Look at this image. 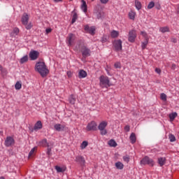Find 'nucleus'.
Segmentation results:
<instances>
[{"mask_svg": "<svg viewBox=\"0 0 179 179\" xmlns=\"http://www.w3.org/2000/svg\"><path fill=\"white\" fill-rule=\"evenodd\" d=\"M35 71L38 72L42 78H45L47 74L50 73L45 63L44 62H38L35 65Z\"/></svg>", "mask_w": 179, "mask_h": 179, "instance_id": "obj_1", "label": "nucleus"}, {"mask_svg": "<svg viewBox=\"0 0 179 179\" xmlns=\"http://www.w3.org/2000/svg\"><path fill=\"white\" fill-rule=\"evenodd\" d=\"M99 82H100L99 85L101 87H102L103 89H104V87L107 89L110 87V86H111V83H110V79L107 76H101L99 78Z\"/></svg>", "mask_w": 179, "mask_h": 179, "instance_id": "obj_2", "label": "nucleus"}, {"mask_svg": "<svg viewBox=\"0 0 179 179\" xmlns=\"http://www.w3.org/2000/svg\"><path fill=\"white\" fill-rule=\"evenodd\" d=\"M21 22L24 26H25V28L27 30H30L31 27H33L31 25V22H29V15L27 13H24L21 18Z\"/></svg>", "mask_w": 179, "mask_h": 179, "instance_id": "obj_3", "label": "nucleus"}, {"mask_svg": "<svg viewBox=\"0 0 179 179\" xmlns=\"http://www.w3.org/2000/svg\"><path fill=\"white\" fill-rule=\"evenodd\" d=\"M107 125H108V122L106 121H102L101 123H99L98 126V129L100 131L101 135H107Z\"/></svg>", "mask_w": 179, "mask_h": 179, "instance_id": "obj_4", "label": "nucleus"}, {"mask_svg": "<svg viewBox=\"0 0 179 179\" xmlns=\"http://www.w3.org/2000/svg\"><path fill=\"white\" fill-rule=\"evenodd\" d=\"M76 36L73 34H69L66 38V43L69 47H72L75 44Z\"/></svg>", "mask_w": 179, "mask_h": 179, "instance_id": "obj_5", "label": "nucleus"}, {"mask_svg": "<svg viewBox=\"0 0 179 179\" xmlns=\"http://www.w3.org/2000/svg\"><path fill=\"white\" fill-rule=\"evenodd\" d=\"M141 164L146 165L148 164V166H150L151 167H153L155 166V162L153 159L149 158L148 157H145L141 161Z\"/></svg>", "mask_w": 179, "mask_h": 179, "instance_id": "obj_6", "label": "nucleus"}, {"mask_svg": "<svg viewBox=\"0 0 179 179\" xmlns=\"http://www.w3.org/2000/svg\"><path fill=\"white\" fill-rule=\"evenodd\" d=\"M81 52L84 58L90 57V54L92 53L90 49L87 48V47L85 45L81 46Z\"/></svg>", "mask_w": 179, "mask_h": 179, "instance_id": "obj_7", "label": "nucleus"}, {"mask_svg": "<svg viewBox=\"0 0 179 179\" xmlns=\"http://www.w3.org/2000/svg\"><path fill=\"white\" fill-rule=\"evenodd\" d=\"M136 38V31L135 29H132L129 32L128 41L130 43H135Z\"/></svg>", "mask_w": 179, "mask_h": 179, "instance_id": "obj_8", "label": "nucleus"}, {"mask_svg": "<svg viewBox=\"0 0 179 179\" xmlns=\"http://www.w3.org/2000/svg\"><path fill=\"white\" fill-rule=\"evenodd\" d=\"M113 47L115 51H121L122 50V41L120 39L115 41L113 42Z\"/></svg>", "mask_w": 179, "mask_h": 179, "instance_id": "obj_9", "label": "nucleus"}, {"mask_svg": "<svg viewBox=\"0 0 179 179\" xmlns=\"http://www.w3.org/2000/svg\"><path fill=\"white\" fill-rule=\"evenodd\" d=\"M29 55L31 61H36V59L40 57V52L37 50H31Z\"/></svg>", "mask_w": 179, "mask_h": 179, "instance_id": "obj_10", "label": "nucleus"}, {"mask_svg": "<svg viewBox=\"0 0 179 179\" xmlns=\"http://www.w3.org/2000/svg\"><path fill=\"white\" fill-rule=\"evenodd\" d=\"M87 131H96L97 129V124L96 122L92 121L87 125Z\"/></svg>", "mask_w": 179, "mask_h": 179, "instance_id": "obj_11", "label": "nucleus"}, {"mask_svg": "<svg viewBox=\"0 0 179 179\" xmlns=\"http://www.w3.org/2000/svg\"><path fill=\"white\" fill-rule=\"evenodd\" d=\"M75 161L76 163H78L82 167L85 166L86 164V161L85 160V157L83 156L78 155L76 157Z\"/></svg>", "mask_w": 179, "mask_h": 179, "instance_id": "obj_12", "label": "nucleus"}, {"mask_svg": "<svg viewBox=\"0 0 179 179\" xmlns=\"http://www.w3.org/2000/svg\"><path fill=\"white\" fill-rule=\"evenodd\" d=\"M14 144H15V139H13V137H10V136L6 137L4 143L5 146H7V148H9V146H12V145H14Z\"/></svg>", "mask_w": 179, "mask_h": 179, "instance_id": "obj_13", "label": "nucleus"}, {"mask_svg": "<svg viewBox=\"0 0 179 179\" xmlns=\"http://www.w3.org/2000/svg\"><path fill=\"white\" fill-rule=\"evenodd\" d=\"M85 31H88L90 34H92V36H94V31H96V28L94 27H89V25H86L85 27Z\"/></svg>", "mask_w": 179, "mask_h": 179, "instance_id": "obj_14", "label": "nucleus"}, {"mask_svg": "<svg viewBox=\"0 0 179 179\" xmlns=\"http://www.w3.org/2000/svg\"><path fill=\"white\" fill-rule=\"evenodd\" d=\"M54 128L58 132H61L65 129V125L61 124H56L54 125Z\"/></svg>", "mask_w": 179, "mask_h": 179, "instance_id": "obj_15", "label": "nucleus"}, {"mask_svg": "<svg viewBox=\"0 0 179 179\" xmlns=\"http://www.w3.org/2000/svg\"><path fill=\"white\" fill-rule=\"evenodd\" d=\"M55 169L56 171H57V173H65V171H66V166H65L62 167L59 166H56Z\"/></svg>", "mask_w": 179, "mask_h": 179, "instance_id": "obj_16", "label": "nucleus"}, {"mask_svg": "<svg viewBox=\"0 0 179 179\" xmlns=\"http://www.w3.org/2000/svg\"><path fill=\"white\" fill-rule=\"evenodd\" d=\"M38 146H43V148H45L48 146V148L50 146L48 145V143L47 142V140L45 138V139H43L42 141H39L38 143Z\"/></svg>", "mask_w": 179, "mask_h": 179, "instance_id": "obj_17", "label": "nucleus"}, {"mask_svg": "<svg viewBox=\"0 0 179 179\" xmlns=\"http://www.w3.org/2000/svg\"><path fill=\"white\" fill-rule=\"evenodd\" d=\"M41 128H43V123H41V121H38L34 127V131H38V129H41Z\"/></svg>", "mask_w": 179, "mask_h": 179, "instance_id": "obj_18", "label": "nucleus"}, {"mask_svg": "<svg viewBox=\"0 0 179 179\" xmlns=\"http://www.w3.org/2000/svg\"><path fill=\"white\" fill-rule=\"evenodd\" d=\"M158 164H159L160 167H163V166L166 164V157L158 158Z\"/></svg>", "mask_w": 179, "mask_h": 179, "instance_id": "obj_19", "label": "nucleus"}, {"mask_svg": "<svg viewBox=\"0 0 179 179\" xmlns=\"http://www.w3.org/2000/svg\"><path fill=\"white\" fill-rule=\"evenodd\" d=\"M81 2V9L85 12V13H86V12H87V4H86V1H85V0H82Z\"/></svg>", "mask_w": 179, "mask_h": 179, "instance_id": "obj_20", "label": "nucleus"}, {"mask_svg": "<svg viewBox=\"0 0 179 179\" xmlns=\"http://www.w3.org/2000/svg\"><path fill=\"white\" fill-rule=\"evenodd\" d=\"M87 76V73H86V71H85L84 70H80L78 73V77L80 78V79L86 78Z\"/></svg>", "mask_w": 179, "mask_h": 179, "instance_id": "obj_21", "label": "nucleus"}, {"mask_svg": "<svg viewBox=\"0 0 179 179\" xmlns=\"http://www.w3.org/2000/svg\"><path fill=\"white\" fill-rule=\"evenodd\" d=\"M69 101L70 104H75L76 103V96L72 94L69 98Z\"/></svg>", "mask_w": 179, "mask_h": 179, "instance_id": "obj_22", "label": "nucleus"}, {"mask_svg": "<svg viewBox=\"0 0 179 179\" xmlns=\"http://www.w3.org/2000/svg\"><path fill=\"white\" fill-rule=\"evenodd\" d=\"M110 36L113 38H117L120 36V32L118 31L113 30L110 33Z\"/></svg>", "mask_w": 179, "mask_h": 179, "instance_id": "obj_23", "label": "nucleus"}, {"mask_svg": "<svg viewBox=\"0 0 179 179\" xmlns=\"http://www.w3.org/2000/svg\"><path fill=\"white\" fill-rule=\"evenodd\" d=\"M135 7L137 10H141V9H142V3L139 1L136 0L135 1Z\"/></svg>", "mask_w": 179, "mask_h": 179, "instance_id": "obj_24", "label": "nucleus"}, {"mask_svg": "<svg viewBox=\"0 0 179 179\" xmlns=\"http://www.w3.org/2000/svg\"><path fill=\"white\" fill-rule=\"evenodd\" d=\"M136 16V13L134 11H130L129 13V17L131 20H135V17Z\"/></svg>", "mask_w": 179, "mask_h": 179, "instance_id": "obj_25", "label": "nucleus"}, {"mask_svg": "<svg viewBox=\"0 0 179 179\" xmlns=\"http://www.w3.org/2000/svg\"><path fill=\"white\" fill-rule=\"evenodd\" d=\"M115 167L118 170H122V169H124V164L122 163L121 162H116L115 163Z\"/></svg>", "mask_w": 179, "mask_h": 179, "instance_id": "obj_26", "label": "nucleus"}, {"mask_svg": "<svg viewBox=\"0 0 179 179\" xmlns=\"http://www.w3.org/2000/svg\"><path fill=\"white\" fill-rule=\"evenodd\" d=\"M72 13H73V18L71 20V23L72 24H73V23H75L76 20H78V13H76V12L75 11H73Z\"/></svg>", "mask_w": 179, "mask_h": 179, "instance_id": "obj_27", "label": "nucleus"}, {"mask_svg": "<svg viewBox=\"0 0 179 179\" xmlns=\"http://www.w3.org/2000/svg\"><path fill=\"white\" fill-rule=\"evenodd\" d=\"M19 31H20L19 28H17V27L14 28L13 32L11 33L12 37H16V36L19 34Z\"/></svg>", "mask_w": 179, "mask_h": 179, "instance_id": "obj_28", "label": "nucleus"}, {"mask_svg": "<svg viewBox=\"0 0 179 179\" xmlns=\"http://www.w3.org/2000/svg\"><path fill=\"white\" fill-rule=\"evenodd\" d=\"M108 145H109V146H110L111 148H116L117 142H115L114 140L111 139L108 142Z\"/></svg>", "mask_w": 179, "mask_h": 179, "instance_id": "obj_29", "label": "nucleus"}, {"mask_svg": "<svg viewBox=\"0 0 179 179\" xmlns=\"http://www.w3.org/2000/svg\"><path fill=\"white\" fill-rule=\"evenodd\" d=\"M29 61V56L25 55L20 60V64H25V62H27Z\"/></svg>", "mask_w": 179, "mask_h": 179, "instance_id": "obj_30", "label": "nucleus"}, {"mask_svg": "<svg viewBox=\"0 0 179 179\" xmlns=\"http://www.w3.org/2000/svg\"><path fill=\"white\" fill-rule=\"evenodd\" d=\"M130 141L131 143H135V142H136V136H135V133H131L130 135Z\"/></svg>", "mask_w": 179, "mask_h": 179, "instance_id": "obj_31", "label": "nucleus"}, {"mask_svg": "<svg viewBox=\"0 0 179 179\" xmlns=\"http://www.w3.org/2000/svg\"><path fill=\"white\" fill-rule=\"evenodd\" d=\"M96 17H97V19H103V17H104V12L98 11L96 13Z\"/></svg>", "mask_w": 179, "mask_h": 179, "instance_id": "obj_32", "label": "nucleus"}, {"mask_svg": "<svg viewBox=\"0 0 179 179\" xmlns=\"http://www.w3.org/2000/svg\"><path fill=\"white\" fill-rule=\"evenodd\" d=\"M159 31H161V33H167L170 31V29L168 27H161Z\"/></svg>", "mask_w": 179, "mask_h": 179, "instance_id": "obj_33", "label": "nucleus"}, {"mask_svg": "<svg viewBox=\"0 0 179 179\" xmlns=\"http://www.w3.org/2000/svg\"><path fill=\"white\" fill-rule=\"evenodd\" d=\"M15 90H20L22 89V82L17 81L15 85Z\"/></svg>", "mask_w": 179, "mask_h": 179, "instance_id": "obj_34", "label": "nucleus"}, {"mask_svg": "<svg viewBox=\"0 0 179 179\" xmlns=\"http://www.w3.org/2000/svg\"><path fill=\"white\" fill-rule=\"evenodd\" d=\"M148 43H149V40H145L144 42H142L141 43L142 50H145V48H146V47L148 46Z\"/></svg>", "mask_w": 179, "mask_h": 179, "instance_id": "obj_35", "label": "nucleus"}, {"mask_svg": "<svg viewBox=\"0 0 179 179\" xmlns=\"http://www.w3.org/2000/svg\"><path fill=\"white\" fill-rule=\"evenodd\" d=\"M177 117V113H171L169 115V118L171 121H174L176 120V117Z\"/></svg>", "mask_w": 179, "mask_h": 179, "instance_id": "obj_36", "label": "nucleus"}, {"mask_svg": "<svg viewBox=\"0 0 179 179\" xmlns=\"http://www.w3.org/2000/svg\"><path fill=\"white\" fill-rule=\"evenodd\" d=\"M88 145H89V143H87V141H83L80 145V148L83 150L86 149Z\"/></svg>", "mask_w": 179, "mask_h": 179, "instance_id": "obj_37", "label": "nucleus"}, {"mask_svg": "<svg viewBox=\"0 0 179 179\" xmlns=\"http://www.w3.org/2000/svg\"><path fill=\"white\" fill-rule=\"evenodd\" d=\"M36 150H37V147H34V148H32L29 153V157H31V156L34 155V152H36Z\"/></svg>", "mask_w": 179, "mask_h": 179, "instance_id": "obj_38", "label": "nucleus"}, {"mask_svg": "<svg viewBox=\"0 0 179 179\" xmlns=\"http://www.w3.org/2000/svg\"><path fill=\"white\" fill-rule=\"evenodd\" d=\"M141 36L144 37L145 40H149V37L148 36V34L145 31L141 32Z\"/></svg>", "mask_w": 179, "mask_h": 179, "instance_id": "obj_39", "label": "nucleus"}, {"mask_svg": "<svg viewBox=\"0 0 179 179\" xmlns=\"http://www.w3.org/2000/svg\"><path fill=\"white\" fill-rule=\"evenodd\" d=\"M160 97H161V99L163 100V101H167V95H166V94H164V93L161 94Z\"/></svg>", "mask_w": 179, "mask_h": 179, "instance_id": "obj_40", "label": "nucleus"}, {"mask_svg": "<svg viewBox=\"0 0 179 179\" xmlns=\"http://www.w3.org/2000/svg\"><path fill=\"white\" fill-rule=\"evenodd\" d=\"M170 142H176V136L173 134H169Z\"/></svg>", "mask_w": 179, "mask_h": 179, "instance_id": "obj_41", "label": "nucleus"}, {"mask_svg": "<svg viewBox=\"0 0 179 179\" xmlns=\"http://www.w3.org/2000/svg\"><path fill=\"white\" fill-rule=\"evenodd\" d=\"M129 155H126L123 157V160L124 162H125L126 163H129Z\"/></svg>", "mask_w": 179, "mask_h": 179, "instance_id": "obj_42", "label": "nucleus"}, {"mask_svg": "<svg viewBox=\"0 0 179 179\" xmlns=\"http://www.w3.org/2000/svg\"><path fill=\"white\" fill-rule=\"evenodd\" d=\"M154 7H155V2H153V1L150 2V3L148 6V8L152 9Z\"/></svg>", "mask_w": 179, "mask_h": 179, "instance_id": "obj_43", "label": "nucleus"}, {"mask_svg": "<svg viewBox=\"0 0 179 179\" xmlns=\"http://www.w3.org/2000/svg\"><path fill=\"white\" fill-rule=\"evenodd\" d=\"M83 44V41H82V40H80V41H79V42H78V46H76V50H79V48H80V45H82Z\"/></svg>", "mask_w": 179, "mask_h": 179, "instance_id": "obj_44", "label": "nucleus"}, {"mask_svg": "<svg viewBox=\"0 0 179 179\" xmlns=\"http://www.w3.org/2000/svg\"><path fill=\"white\" fill-rule=\"evenodd\" d=\"M114 66H115V68L120 69H121V63L116 62V63H115Z\"/></svg>", "mask_w": 179, "mask_h": 179, "instance_id": "obj_45", "label": "nucleus"}, {"mask_svg": "<svg viewBox=\"0 0 179 179\" xmlns=\"http://www.w3.org/2000/svg\"><path fill=\"white\" fill-rule=\"evenodd\" d=\"M101 3H103V5H106V3H108V1L110 0H99Z\"/></svg>", "mask_w": 179, "mask_h": 179, "instance_id": "obj_46", "label": "nucleus"}, {"mask_svg": "<svg viewBox=\"0 0 179 179\" xmlns=\"http://www.w3.org/2000/svg\"><path fill=\"white\" fill-rule=\"evenodd\" d=\"M131 128L129 127V125H127L124 127V131H126V132H129Z\"/></svg>", "mask_w": 179, "mask_h": 179, "instance_id": "obj_47", "label": "nucleus"}, {"mask_svg": "<svg viewBox=\"0 0 179 179\" xmlns=\"http://www.w3.org/2000/svg\"><path fill=\"white\" fill-rule=\"evenodd\" d=\"M155 72L157 73H158L159 75H160V73H162V70L160 69H159V68H156L155 69Z\"/></svg>", "mask_w": 179, "mask_h": 179, "instance_id": "obj_48", "label": "nucleus"}, {"mask_svg": "<svg viewBox=\"0 0 179 179\" xmlns=\"http://www.w3.org/2000/svg\"><path fill=\"white\" fill-rule=\"evenodd\" d=\"M45 31H46V34H48L52 31V29L51 28H48L46 29Z\"/></svg>", "mask_w": 179, "mask_h": 179, "instance_id": "obj_49", "label": "nucleus"}, {"mask_svg": "<svg viewBox=\"0 0 179 179\" xmlns=\"http://www.w3.org/2000/svg\"><path fill=\"white\" fill-rule=\"evenodd\" d=\"M47 155L48 156H51V148H48Z\"/></svg>", "mask_w": 179, "mask_h": 179, "instance_id": "obj_50", "label": "nucleus"}, {"mask_svg": "<svg viewBox=\"0 0 179 179\" xmlns=\"http://www.w3.org/2000/svg\"><path fill=\"white\" fill-rule=\"evenodd\" d=\"M67 76H69V78H72V72L67 71Z\"/></svg>", "mask_w": 179, "mask_h": 179, "instance_id": "obj_51", "label": "nucleus"}, {"mask_svg": "<svg viewBox=\"0 0 179 179\" xmlns=\"http://www.w3.org/2000/svg\"><path fill=\"white\" fill-rule=\"evenodd\" d=\"M171 41H172V43H177V38H171Z\"/></svg>", "mask_w": 179, "mask_h": 179, "instance_id": "obj_52", "label": "nucleus"}, {"mask_svg": "<svg viewBox=\"0 0 179 179\" xmlns=\"http://www.w3.org/2000/svg\"><path fill=\"white\" fill-rule=\"evenodd\" d=\"M101 41H102V43H106L107 41V38H102Z\"/></svg>", "mask_w": 179, "mask_h": 179, "instance_id": "obj_53", "label": "nucleus"}, {"mask_svg": "<svg viewBox=\"0 0 179 179\" xmlns=\"http://www.w3.org/2000/svg\"><path fill=\"white\" fill-rule=\"evenodd\" d=\"M176 65L175 64H173L171 66V69H176Z\"/></svg>", "mask_w": 179, "mask_h": 179, "instance_id": "obj_54", "label": "nucleus"}, {"mask_svg": "<svg viewBox=\"0 0 179 179\" xmlns=\"http://www.w3.org/2000/svg\"><path fill=\"white\" fill-rule=\"evenodd\" d=\"M55 2H62V0H54Z\"/></svg>", "mask_w": 179, "mask_h": 179, "instance_id": "obj_55", "label": "nucleus"}, {"mask_svg": "<svg viewBox=\"0 0 179 179\" xmlns=\"http://www.w3.org/2000/svg\"><path fill=\"white\" fill-rule=\"evenodd\" d=\"M0 71H2V66L0 65Z\"/></svg>", "mask_w": 179, "mask_h": 179, "instance_id": "obj_56", "label": "nucleus"}, {"mask_svg": "<svg viewBox=\"0 0 179 179\" xmlns=\"http://www.w3.org/2000/svg\"><path fill=\"white\" fill-rule=\"evenodd\" d=\"M92 1H94V0H92Z\"/></svg>", "mask_w": 179, "mask_h": 179, "instance_id": "obj_57", "label": "nucleus"}]
</instances>
